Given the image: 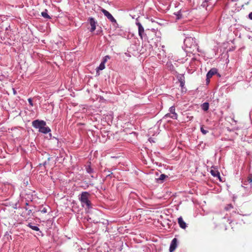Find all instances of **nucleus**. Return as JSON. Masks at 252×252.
<instances>
[{
  "instance_id": "f257e3e1",
  "label": "nucleus",
  "mask_w": 252,
  "mask_h": 252,
  "mask_svg": "<svg viewBox=\"0 0 252 252\" xmlns=\"http://www.w3.org/2000/svg\"><path fill=\"white\" fill-rule=\"evenodd\" d=\"M32 126L33 127L38 129L39 132L47 134L51 132V129L46 126V123L43 120H36L32 122Z\"/></svg>"
},
{
  "instance_id": "f03ea898",
  "label": "nucleus",
  "mask_w": 252,
  "mask_h": 252,
  "mask_svg": "<svg viewBox=\"0 0 252 252\" xmlns=\"http://www.w3.org/2000/svg\"><path fill=\"white\" fill-rule=\"evenodd\" d=\"M90 195L89 193L86 191L82 192L79 197V200L81 202L83 207L86 206L88 209L91 208V203L89 200Z\"/></svg>"
},
{
  "instance_id": "7ed1b4c3",
  "label": "nucleus",
  "mask_w": 252,
  "mask_h": 252,
  "mask_svg": "<svg viewBox=\"0 0 252 252\" xmlns=\"http://www.w3.org/2000/svg\"><path fill=\"white\" fill-rule=\"evenodd\" d=\"M136 24L138 28V34L140 38L143 39L144 37L146 36V35L144 33V29L140 23L137 22Z\"/></svg>"
},
{
  "instance_id": "20e7f679",
  "label": "nucleus",
  "mask_w": 252,
  "mask_h": 252,
  "mask_svg": "<svg viewBox=\"0 0 252 252\" xmlns=\"http://www.w3.org/2000/svg\"><path fill=\"white\" fill-rule=\"evenodd\" d=\"M102 12L103 14L112 23H116V20L113 17V16L106 10L104 9H101Z\"/></svg>"
},
{
  "instance_id": "39448f33",
  "label": "nucleus",
  "mask_w": 252,
  "mask_h": 252,
  "mask_svg": "<svg viewBox=\"0 0 252 252\" xmlns=\"http://www.w3.org/2000/svg\"><path fill=\"white\" fill-rule=\"evenodd\" d=\"M177 247V239L174 238L171 241L170 247L169 252H173Z\"/></svg>"
},
{
  "instance_id": "423d86ee",
  "label": "nucleus",
  "mask_w": 252,
  "mask_h": 252,
  "mask_svg": "<svg viewBox=\"0 0 252 252\" xmlns=\"http://www.w3.org/2000/svg\"><path fill=\"white\" fill-rule=\"evenodd\" d=\"M89 23H90V25L91 26V29L90 31L91 32H93L96 29V22L95 21L94 19V18H92V17L90 18L89 19Z\"/></svg>"
},
{
  "instance_id": "0eeeda50",
  "label": "nucleus",
  "mask_w": 252,
  "mask_h": 252,
  "mask_svg": "<svg viewBox=\"0 0 252 252\" xmlns=\"http://www.w3.org/2000/svg\"><path fill=\"white\" fill-rule=\"evenodd\" d=\"M211 2H212V1L210 0L207 1V0H205V1L202 2L201 6L203 7H205L206 10H210L213 6L211 5Z\"/></svg>"
},
{
  "instance_id": "6e6552de",
  "label": "nucleus",
  "mask_w": 252,
  "mask_h": 252,
  "mask_svg": "<svg viewBox=\"0 0 252 252\" xmlns=\"http://www.w3.org/2000/svg\"><path fill=\"white\" fill-rule=\"evenodd\" d=\"M217 73V70L216 68H213L211 69L207 73L206 77L207 80H209L214 75Z\"/></svg>"
},
{
  "instance_id": "1a4fd4ad",
  "label": "nucleus",
  "mask_w": 252,
  "mask_h": 252,
  "mask_svg": "<svg viewBox=\"0 0 252 252\" xmlns=\"http://www.w3.org/2000/svg\"><path fill=\"white\" fill-rule=\"evenodd\" d=\"M193 41V39L191 37H188L184 39V42L187 47H190Z\"/></svg>"
},
{
  "instance_id": "9d476101",
  "label": "nucleus",
  "mask_w": 252,
  "mask_h": 252,
  "mask_svg": "<svg viewBox=\"0 0 252 252\" xmlns=\"http://www.w3.org/2000/svg\"><path fill=\"white\" fill-rule=\"evenodd\" d=\"M178 222L180 227L183 229H185L187 227L186 223L184 221L182 217L178 219Z\"/></svg>"
},
{
  "instance_id": "9b49d317",
  "label": "nucleus",
  "mask_w": 252,
  "mask_h": 252,
  "mask_svg": "<svg viewBox=\"0 0 252 252\" xmlns=\"http://www.w3.org/2000/svg\"><path fill=\"white\" fill-rule=\"evenodd\" d=\"M170 112L172 114L170 117L174 119H177L178 117V115L177 113L175 112V108L174 106H171L169 109Z\"/></svg>"
},
{
  "instance_id": "f8f14e48",
  "label": "nucleus",
  "mask_w": 252,
  "mask_h": 252,
  "mask_svg": "<svg viewBox=\"0 0 252 252\" xmlns=\"http://www.w3.org/2000/svg\"><path fill=\"white\" fill-rule=\"evenodd\" d=\"M209 104L208 102H204L201 105V108L204 111H207L209 109Z\"/></svg>"
},
{
  "instance_id": "ddd939ff",
  "label": "nucleus",
  "mask_w": 252,
  "mask_h": 252,
  "mask_svg": "<svg viewBox=\"0 0 252 252\" xmlns=\"http://www.w3.org/2000/svg\"><path fill=\"white\" fill-rule=\"evenodd\" d=\"M210 173L214 177H220V173L218 170L212 169L210 171Z\"/></svg>"
},
{
  "instance_id": "4468645a",
  "label": "nucleus",
  "mask_w": 252,
  "mask_h": 252,
  "mask_svg": "<svg viewBox=\"0 0 252 252\" xmlns=\"http://www.w3.org/2000/svg\"><path fill=\"white\" fill-rule=\"evenodd\" d=\"M105 63L101 62L100 64H99V66L97 68V72H98V70H102L105 68Z\"/></svg>"
},
{
  "instance_id": "2eb2a0df",
  "label": "nucleus",
  "mask_w": 252,
  "mask_h": 252,
  "mask_svg": "<svg viewBox=\"0 0 252 252\" xmlns=\"http://www.w3.org/2000/svg\"><path fill=\"white\" fill-rule=\"evenodd\" d=\"M28 226L33 230L38 231L39 230V228L37 226L32 225L31 223H29Z\"/></svg>"
},
{
  "instance_id": "dca6fc26",
  "label": "nucleus",
  "mask_w": 252,
  "mask_h": 252,
  "mask_svg": "<svg viewBox=\"0 0 252 252\" xmlns=\"http://www.w3.org/2000/svg\"><path fill=\"white\" fill-rule=\"evenodd\" d=\"M182 78H184V77L182 75L179 79V82L180 83V86L181 87H183L185 85V81Z\"/></svg>"
},
{
  "instance_id": "f3484780",
  "label": "nucleus",
  "mask_w": 252,
  "mask_h": 252,
  "mask_svg": "<svg viewBox=\"0 0 252 252\" xmlns=\"http://www.w3.org/2000/svg\"><path fill=\"white\" fill-rule=\"evenodd\" d=\"M110 59V57L108 55H107V56H105L103 59V60L101 62L105 63H106V62L108 60Z\"/></svg>"
},
{
  "instance_id": "a211bd4d",
  "label": "nucleus",
  "mask_w": 252,
  "mask_h": 252,
  "mask_svg": "<svg viewBox=\"0 0 252 252\" xmlns=\"http://www.w3.org/2000/svg\"><path fill=\"white\" fill-rule=\"evenodd\" d=\"M42 16L45 18H50V16L48 15L46 11L42 12L41 13Z\"/></svg>"
},
{
  "instance_id": "6ab92c4d",
  "label": "nucleus",
  "mask_w": 252,
  "mask_h": 252,
  "mask_svg": "<svg viewBox=\"0 0 252 252\" xmlns=\"http://www.w3.org/2000/svg\"><path fill=\"white\" fill-rule=\"evenodd\" d=\"M167 177V176H166L164 174H161L159 177V178L158 179V180H160V181H163L165 178Z\"/></svg>"
},
{
  "instance_id": "aec40b11",
  "label": "nucleus",
  "mask_w": 252,
  "mask_h": 252,
  "mask_svg": "<svg viewBox=\"0 0 252 252\" xmlns=\"http://www.w3.org/2000/svg\"><path fill=\"white\" fill-rule=\"evenodd\" d=\"M86 171L90 174L94 172L93 169L90 166L86 168Z\"/></svg>"
},
{
  "instance_id": "412c9836",
  "label": "nucleus",
  "mask_w": 252,
  "mask_h": 252,
  "mask_svg": "<svg viewBox=\"0 0 252 252\" xmlns=\"http://www.w3.org/2000/svg\"><path fill=\"white\" fill-rule=\"evenodd\" d=\"M200 130H201V132H202L204 135H205V134H207V133L208 132V130H205V129L203 128V126H201Z\"/></svg>"
},
{
  "instance_id": "4be33fe9",
  "label": "nucleus",
  "mask_w": 252,
  "mask_h": 252,
  "mask_svg": "<svg viewBox=\"0 0 252 252\" xmlns=\"http://www.w3.org/2000/svg\"><path fill=\"white\" fill-rule=\"evenodd\" d=\"M233 208V206L231 204H228L225 206V209L227 211Z\"/></svg>"
},
{
  "instance_id": "5701e85b",
  "label": "nucleus",
  "mask_w": 252,
  "mask_h": 252,
  "mask_svg": "<svg viewBox=\"0 0 252 252\" xmlns=\"http://www.w3.org/2000/svg\"><path fill=\"white\" fill-rule=\"evenodd\" d=\"M176 15L177 16V19H180L182 17L180 12H178L176 14Z\"/></svg>"
},
{
  "instance_id": "b1692460",
  "label": "nucleus",
  "mask_w": 252,
  "mask_h": 252,
  "mask_svg": "<svg viewBox=\"0 0 252 252\" xmlns=\"http://www.w3.org/2000/svg\"><path fill=\"white\" fill-rule=\"evenodd\" d=\"M40 211L42 213H46L47 212V209L46 207H44Z\"/></svg>"
},
{
  "instance_id": "393cba45",
  "label": "nucleus",
  "mask_w": 252,
  "mask_h": 252,
  "mask_svg": "<svg viewBox=\"0 0 252 252\" xmlns=\"http://www.w3.org/2000/svg\"><path fill=\"white\" fill-rule=\"evenodd\" d=\"M28 101H29L30 104L32 106L33 105V103H32V99L31 98H30L28 99Z\"/></svg>"
},
{
  "instance_id": "a878e982",
  "label": "nucleus",
  "mask_w": 252,
  "mask_h": 252,
  "mask_svg": "<svg viewBox=\"0 0 252 252\" xmlns=\"http://www.w3.org/2000/svg\"><path fill=\"white\" fill-rule=\"evenodd\" d=\"M249 17L250 19L252 20V12L249 14Z\"/></svg>"
},
{
  "instance_id": "bb28decb",
  "label": "nucleus",
  "mask_w": 252,
  "mask_h": 252,
  "mask_svg": "<svg viewBox=\"0 0 252 252\" xmlns=\"http://www.w3.org/2000/svg\"><path fill=\"white\" fill-rule=\"evenodd\" d=\"M249 181L250 183H252V179H249Z\"/></svg>"
},
{
  "instance_id": "cd10ccee",
  "label": "nucleus",
  "mask_w": 252,
  "mask_h": 252,
  "mask_svg": "<svg viewBox=\"0 0 252 252\" xmlns=\"http://www.w3.org/2000/svg\"><path fill=\"white\" fill-rule=\"evenodd\" d=\"M112 173H111V174H108L107 175V177H108V176H110L111 174H112Z\"/></svg>"
},
{
  "instance_id": "c85d7f7f",
  "label": "nucleus",
  "mask_w": 252,
  "mask_h": 252,
  "mask_svg": "<svg viewBox=\"0 0 252 252\" xmlns=\"http://www.w3.org/2000/svg\"><path fill=\"white\" fill-rule=\"evenodd\" d=\"M169 116V114H166V115H165V117H168V116Z\"/></svg>"
},
{
  "instance_id": "c756f323",
  "label": "nucleus",
  "mask_w": 252,
  "mask_h": 252,
  "mask_svg": "<svg viewBox=\"0 0 252 252\" xmlns=\"http://www.w3.org/2000/svg\"><path fill=\"white\" fill-rule=\"evenodd\" d=\"M13 91H14V94H16V92L13 89Z\"/></svg>"
}]
</instances>
